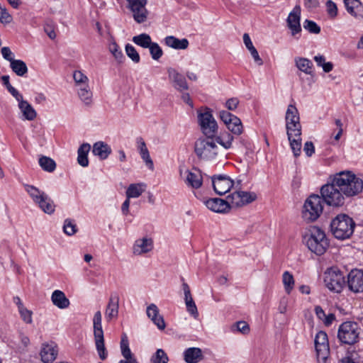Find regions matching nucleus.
Here are the masks:
<instances>
[{"label": "nucleus", "mask_w": 363, "mask_h": 363, "mask_svg": "<svg viewBox=\"0 0 363 363\" xmlns=\"http://www.w3.org/2000/svg\"><path fill=\"white\" fill-rule=\"evenodd\" d=\"M17 101L18 104L23 102L24 100L23 95L14 87L8 91Z\"/></svg>", "instance_id": "63"}, {"label": "nucleus", "mask_w": 363, "mask_h": 363, "mask_svg": "<svg viewBox=\"0 0 363 363\" xmlns=\"http://www.w3.org/2000/svg\"><path fill=\"white\" fill-rule=\"evenodd\" d=\"M92 153L101 160H106L111 153V148L104 142L99 141L94 144Z\"/></svg>", "instance_id": "30"}, {"label": "nucleus", "mask_w": 363, "mask_h": 363, "mask_svg": "<svg viewBox=\"0 0 363 363\" xmlns=\"http://www.w3.org/2000/svg\"><path fill=\"white\" fill-rule=\"evenodd\" d=\"M35 204L47 214L50 215L55 212V205L54 201L46 193Z\"/></svg>", "instance_id": "29"}, {"label": "nucleus", "mask_w": 363, "mask_h": 363, "mask_svg": "<svg viewBox=\"0 0 363 363\" xmlns=\"http://www.w3.org/2000/svg\"><path fill=\"white\" fill-rule=\"evenodd\" d=\"M23 186L25 191L29 195L30 198L32 199L34 203H35L36 201H38L45 193L44 191L40 190L33 185L25 184H23Z\"/></svg>", "instance_id": "38"}, {"label": "nucleus", "mask_w": 363, "mask_h": 363, "mask_svg": "<svg viewBox=\"0 0 363 363\" xmlns=\"http://www.w3.org/2000/svg\"><path fill=\"white\" fill-rule=\"evenodd\" d=\"M296 67L301 72L306 74H312L313 73V62L306 57H297L294 59Z\"/></svg>", "instance_id": "35"}, {"label": "nucleus", "mask_w": 363, "mask_h": 363, "mask_svg": "<svg viewBox=\"0 0 363 363\" xmlns=\"http://www.w3.org/2000/svg\"><path fill=\"white\" fill-rule=\"evenodd\" d=\"M198 113V122L202 133L207 138H214L218 133V124L212 111L208 108L200 109Z\"/></svg>", "instance_id": "4"}, {"label": "nucleus", "mask_w": 363, "mask_h": 363, "mask_svg": "<svg viewBox=\"0 0 363 363\" xmlns=\"http://www.w3.org/2000/svg\"><path fill=\"white\" fill-rule=\"evenodd\" d=\"M322 198L318 195L310 196L303 205V218L308 221H314L323 212Z\"/></svg>", "instance_id": "7"}, {"label": "nucleus", "mask_w": 363, "mask_h": 363, "mask_svg": "<svg viewBox=\"0 0 363 363\" xmlns=\"http://www.w3.org/2000/svg\"><path fill=\"white\" fill-rule=\"evenodd\" d=\"M239 104L238 98H230L225 102V107L229 111H235Z\"/></svg>", "instance_id": "62"}, {"label": "nucleus", "mask_w": 363, "mask_h": 363, "mask_svg": "<svg viewBox=\"0 0 363 363\" xmlns=\"http://www.w3.org/2000/svg\"><path fill=\"white\" fill-rule=\"evenodd\" d=\"M313 60L318 67H321L326 73L330 72L333 69V64L330 62H325V57L322 55H315Z\"/></svg>", "instance_id": "45"}, {"label": "nucleus", "mask_w": 363, "mask_h": 363, "mask_svg": "<svg viewBox=\"0 0 363 363\" xmlns=\"http://www.w3.org/2000/svg\"><path fill=\"white\" fill-rule=\"evenodd\" d=\"M121 350L122 355L125 359V360H128L131 357H134L129 347L128 340L126 335H123V336L121 338Z\"/></svg>", "instance_id": "46"}, {"label": "nucleus", "mask_w": 363, "mask_h": 363, "mask_svg": "<svg viewBox=\"0 0 363 363\" xmlns=\"http://www.w3.org/2000/svg\"><path fill=\"white\" fill-rule=\"evenodd\" d=\"M18 312L21 315L23 320L26 323H31L33 322L32 319V311L27 309L26 307L18 309Z\"/></svg>", "instance_id": "57"}, {"label": "nucleus", "mask_w": 363, "mask_h": 363, "mask_svg": "<svg viewBox=\"0 0 363 363\" xmlns=\"http://www.w3.org/2000/svg\"><path fill=\"white\" fill-rule=\"evenodd\" d=\"M93 325L96 349L100 359L104 360L107 358L108 353L104 345V331L101 323H94Z\"/></svg>", "instance_id": "15"}, {"label": "nucleus", "mask_w": 363, "mask_h": 363, "mask_svg": "<svg viewBox=\"0 0 363 363\" xmlns=\"http://www.w3.org/2000/svg\"><path fill=\"white\" fill-rule=\"evenodd\" d=\"M73 79L76 85L84 83L85 82H89L88 77L80 70H76L74 72Z\"/></svg>", "instance_id": "58"}, {"label": "nucleus", "mask_w": 363, "mask_h": 363, "mask_svg": "<svg viewBox=\"0 0 363 363\" xmlns=\"http://www.w3.org/2000/svg\"><path fill=\"white\" fill-rule=\"evenodd\" d=\"M347 11L357 18H363V5L359 0H344Z\"/></svg>", "instance_id": "26"}, {"label": "nucleus", "mask_w": 363, "mask_h": 363, "mask_svg": "<svg viewBox=\"0 0 363 363\" xmlns=\"http://www.w3.org/2000/svg\"><path fill=\"white\" fill-rule=\"evenodd\" d=\"M1 55L3 57L9 61L10 63L12 60H14L13 53L11 52V49L9 47H3L1 50Z\"/></svg>", "instance_id": "61"}, {"label": "nucleus", "mask_w": 363, "mask_h": 363, "mask_svg": "<svg viewBox=\"0 0 363 363\" xmlns=\"http://www.w3.org/2000/svg\"><path fill=\"white\" fill-rule=\"evenodd\" d=\"M216 142L222 145L225 149H230L232 146L233 136L229 133H225L216 138Z\"/></svg>", "instance_id": "43"}, {"label": "nucleus", "mask_w": 363, "mask_h": 363, "mask_svg": "<svg viewBox=\"0 0 363 363\" xmlns=\"http://www.w3.org/2000/svg\"><path fill=\"white\" fill-rule=\"evenodd\" d=\"M235 116L230 113V112L227 111H220L219 112V117L220 120L227 125L230 121H232L233 118H234Z\"/></svg>", "instance_id": "59"}, {"label": "nucleus", "mask_w": 363, "mask_h": 363, "mask_svg": "<svg viewBox=\"0 0 363 363\" xmlns=\"http://www.w3.org/2000/svg\"><path fill=\"white\" fill-rule=\"evenodd\" d=\"M119 296L116 292H112L110 295L108 304L105 311V318L107 322L116 319L119 310Z\"/></svg>", "instance_id": "19"}, {"label": "nucleus", "mask_w": 363, "mask_h": 363, "mask_svg": "<svg viewBox=\"0 0 363 363\" xmlns=\"http://www.w3.org/2000/svg\"><path fill=\"white\" fill-rule=\"evenodd\" d=\"M282 281L286 292L289 294L294 286V279L293 275L287 271L284 272L282 275Z\"/></svg>", "instance_id": "44"}, {"label": "nucleus", "mask_w": 363, "mask_h": 363, "mask_svg": "<svg viewBox=\"0 0 363 363\" xmlns=\"http://www.w3.org/2000/svg\"><path fill=\"white\" fill-rule=\"evenodd\" d=\"M183 173L186 175L184 182L188 186L197 189L202 186L203 177L199 169H194V171L186 169L184 172L183 170L180 169V176H182Z\"/></svg>", "instance_id": "18"}, {"label": "nucleus", "mask_w": 363, "mask_h": 363, "mask_svg": "<svg viewBox=\"0 0 363 363\" xmlns=\"http://www.w3.org/2000/svg\"><path fill=\"white\" fill-rule=\"evenodd\" d=\"M233 206H242L248 204L257 199V195L254 192L244 191H235L227 197Z\"/></svg>", "instance_id": "13"}, {"label": "nucleus", "mask_w": 363, "mask_h": 363, "mask_svg": "<svg viewBox=\"0 0 363 363\" xmlns=\"http://www.w3.org/2000/svg\"><path fill=\"white\" fill-rule=\"evenodd\" d=\"M108 49L116 60H118L119 62L123 61L124 59V55L116 42H111L109 44Z\"/></svg>", "instance_id": "51"}, {"label": "nucleus", "mask_w": 363, "mask_h": 363, "mask_svg": "<svg viewBox=\"0 0 363 363\" xmlns=\"http://www.w3.org/2000/svg\"><path fill=\"white\" fill-rule=\"evenodd\" d=\"M315 347L317 353V358L320 363H327L330 352L328 335L324 331H319L315 337Z\"/></svg>", "instance_id": "11"}, {"label": "nucleus", "mask_w": 363, "mask_h": 363, "mask_svg": "<svg viewBox=\"0 0 363 363\" xmlns=\"http://www.w3.org/2000/svg\"><path fill=\"white\" fill-rule=\"evenodd\" d=\"M303 240L308 250L317 255H323L329 247V241L325 232L317 226L306 230Z\"/></svg>", "instance_id": "1"}, {"label": "nucleus", "mask_w": 363, "mask_h": 363, "mask_svg": "<svg viewBox=\"0 0 363 363\" xmlns=\"http://www.w3.org/2000/svg\"><path fill=\"white\" fill-rule=\"evenodd\" d=\"M18 107L22 114L21 119L33 121L37 116V112L33 107L26 101L18 104Z\"/></svg>", "instance_id": "32"}, {"label": "nucleus", "mask_w": 363, "mask_h": 363, "mask_svg": "<svg viewBox=\"0 0 363 363\" xmlns=\"http://www.w3.org/2000/svg\"><path fill=\"white\" fill-rule=\"evenodd\" d=\"M213 138L201 139L195 143V153L201 160H212L218 153V147Z\"/></svg>", "instance_id": "5"}, {"label": "nucleus", "mask_w": 363, "mask_h": 363, "mask_svg": "<svg viewBox=\"0 0 363 363\" xmlns=\"http://www.w3.org/2000/svg\"><path fill=\"white\" fill-rule=\"evenodd\" d=\"M125 52L128 57H130L135 63H138L140 60L139 53L135 48L130 44L125 45Z\"/></svg>", "instance_id": "53"}, {"label": "nucleus", "mask_w": 363, "mask_h": 363, "mask_svg": "<svg viewBox=\"0 0 363 363\" xmlns=\"http://www.w3.org/2000/svg\"><path fill=\"white\" fill-rule=\"evenodd\" d=\"M303 28L311 33L318 34L320 32V28L318 24L311 20H305Z\"/></svg>", "instance_id": "54"}, {"label": "nucleus", "mask_w": 363, "mask_h": 363, "mask_svg": "<svg viewBox=\"0 0 363 363\" xmlns=\"http://www.w3.org/2000/svg\"><path fill=\"white\" fill-rule=\"evenodd\" d=\"M347 286L354 293L363 291V270L353 269L347 275Z\"/></svg>", "instance_id": "17"}, {"label": "nucleus", "mask_w": 363, "mask_h": 363, "mask_svg": "<svg viewBox=\"0 0 363 363\" xmlns=\"http://www.w3.org/2000/svg\"><path fill=\"white\" fill-rule=\"evenodd\" d=\"M359 328L355 322H345L342 323L338 329L337 337L344 344L352 345L359 338Z\"/></svg>", "instance_id": "8"}, {"label": "nucleus", "mask_w": 363, "mask_h": 363, "mask_svg": "<svg viewBox=\"0 0 363 363\" xmlns=\"http://www.w3.org/2000/svg\"><path fill=\"white\" fill-rule=\"evenodd\" d=\"M212 184L215 192L219 195L228 192L234 185L233 181L225 175L213 176Z\"/></svg>", "instance_id": "16"}, {"label": "nucleus", "mask_w": 363, "mask_h": 363, "mask_svg": "<svg viewBox=\"0 0 363 363\" xmlns=\"http://www.w3.org/2000/svg\"><path fill=\"white\" fill-rule=\"evenodd\" d=\"M228 129L234 135H240L243 132V126L241 120L236 116L232 121L227 124Z\"/></svg>", "instance_id": "42"}, {"label": "nucleus", "mask_w": 363, "mask_h": 363, "mask_svg": "<svg viewBox=\"0 0 363 363\" xmlns=\"http://www.w3.org/2000/svg\"><path fill=\"white\" fill-rule=\"evenodd\" d=\"M51 301L53 305L60 309H65L68 308L70 304L65 293L60 290H55L52 292Z\"/></svg>", "instance_id": "31"}, {"label": "nucleus", "mask_w": 363, "mask_h": 363, "mask_svg": "<svg viewBox=\"0 0 363 363\" xmlns=\"http://www.w3.org/2000/svg\"><path fill=\"white\" fill-rule=\"evenodd\" d=\"M320 194L322 201L329 206H340L344 204L345 194L332 181L321 187Z\"/></svg>", "instance_id": "6"}, {"label": "nucleus", "mask_w": 363, "mask_h": 363, "mask_svg": "<svg viewBox=\"0 0 363 363\" xmlns=\"http://www.w3.org/2000/svg\"><path fill=\"white\" fill-rule=\"evenodd\" d=\"M326 8L327 12L329 16L332 18H334L337 15V7L336 4H335L331 0H328L326 1Z\"/></svg>", "instance_id": "56"}, {"label": "nucleus", "mask_w": 363, "mask_h": 363, "mask_svg": "<svg viewBox=\"0 0 363 363\" xmlns=\"http://www.w3.org/2000/svg\"><path fill=\"white\" fill-rule=\"evenodd\" d=\"M78 96L81 101L86 106L90 105L92 103V91L90 88L88 89H81L80 91H78Z\"/></svg>", "instance_id": "49"}, {"label": "nucleus", "mask_w": 363, "mask_h": 363, "mask_svg": "<svg viewBox=\"0 0 363 363\" xmlns=\"http://www.w3.org/2000/svg\"><path fill=\"white\" fill-rule=\"evenodd\" d=\"M324 283L330 291L340 293L345 284V276L337 267H331L325 272Z\"/></svg>", "instance_id": "9"}, {"label": "nucleus", "mask_w": 363, "mask_h": 363, "mask_svg": "<svg viewBox=\"0 0 363 363\" xmlns=\"http://www.w3.org/2000/svg\"><path fill=\"white\" fill-rule=\"evenodd\" d=\"M147 315L155 324L160 330L165 328V323L162 315L159 314V308L155 303H151L147 307Z\"/></svg>", "instance_id": "25"}, {"label": "nucleus", "mask_w": 363, "mask_h": 363, "mask_svg": "<svg viewBox=\"0 0 363 363\" xmlns=\"http://www.w3.org/2000/svg\"><path fill=\"white\" fill-rule=\"evenodd\" d=\"M182 289L184 294V301L186 310L192 316L196 318L199 316V312L196 303L192 298L189 285L184 282L182 284Z\"/></svg>", "instance_id": "24"}, {"label": "nucleus", "mask_w": 363, "mask_h": 363, "mask_svg": "<svg viewBox=\"0 0 363 363\" xmlns=\"http://www.w3.org/2000/svg\"><path fill=\"white\" fill-rule=\"evenodd\" d=\"M285 120L288 138H290L292 133L296 136L301 135L299 113L294 105H289L286 112Z\"/></svg>", "instance_id": "10"}, {"label": "nucleus", "mask_w": 363, "mask_h": 363, "mask_svg": "<svg viewBox=\"0 0 363 363\" xmlns=\"http://www.w3.org/2000/svg\"><path fill=\"white\" fill-rule=\"evenodd\" d=\"M166 45L176 50H185L189 46V41L186 38L179 39L173 35L164 38Z\"/></svg>", "instance_id": "33"}, {"label": "nucleus", "mask_w": 363, "mask_h": 363, "mask_svg": "<svg viewBox=\"0 0 363 363\" xmlns=\"http://www.w3.org/2000/svg\"><path fill=\"white\" fill-rule=\"evenodd\" d=\"M77 230V225L74 221L67 218L64 222L63 231L67 235H72L76 233Z\"/></svg>", "instance_id": "50"}, {"label": "nucleus", "mask_w": 363, "mask_h": 363, "mask_svg": "<svg viewBox=\"0 0 363 363\" xmlns=\"http://www.w3.org/2000/svg\"><path fill=\"white\" fill-rule=\"evenodd\" d=\"M183 354L186 363H198L203 358L202 350L199 347H189L184 350Z\"/></svg>", "instance_id": "28"}, {"label": "nucleus", "mask_w": 363, "mask_h": 363, "mask_svg": "<svg viewBox=\"0 0 363 363\" xmlns=\"http://www.w3.org/2000/svg\"><path fill=\"white\" fill-rule=\"evenodd\" d=\"M359 356L354 350L348 351L345 357L342 358L339 363H359Z\"/></svg>", "instance_id": "52"}, {"label": "nucleus", "mask_w": 363, "mask_h": 363, "mask_svg": "<svg viewBox=\"0 0 363 363\" xmlns=\"http://www.w3.org/2000/svg\"><path fill=\"white\" fill-rule=\"evenodd\" d=\"M136 143L137 148L141 156V158L145 162L149 169H153V162L150 156L149 150L146 147L145 142L141 137H139L136 139Z\"/></svg>", "instance_id": "27"}, {"label": "nucleus", "mask_w": 363, "mask_h": 363, "mask_svg": "<svg viewBox=\"0 0 363 363\" xmlns=\"http://www.w3.org/2000/svg\"><path fill=\"white\" fill-rule=\"evenodd\" d=\"M58 350L54 342L43 343L40 350L41 359L44 363H52L57 357Z\"/></svg>", "instance_id": "21"}, {"label": "nucleus", "mask_w": 363, "mask_h": 363, "mask_svg": "<svg viewBox=\"0 0 363 363\" xmlns=\"http://www.w3.org/2000/svg\"><path fill=\"white\" fill-rule=\"evenodd\" d=\"M301 8L299 6H296L294 9L289 13L286 24L289 29L291 30V35L298 39L301 32Z\"/></svg>", "instance_id": "14"}, {"label": "nucleus", "mask_w": 363, "mask_h": 363, "mask_svg": "<svg viewBox=\"0 0 363 363\" xmlns=\"http://www.w3.org/2000/svg\"><path fill=\"white\" fill-rule=\"evenodd\" d=\"M332 182L347 196H352L361 192V179L351 172H341L336 174Z\"/></svg>", "instance_id": "2"}, {"label": "nucleus", "mask_w": 363, "mask_h": 363, "mask_svg": "<svg viewBox=\"0 0 363 363\" xmlns=\"http://www.w3.org/2000/svg\"><path fill=\"white\" fill-rule=\"evenodd\" d=\"M301 135L296 136L293 133L288 138L290 143V147L292 150L294 155L296 157L300 155L301 152Z\"/></svg>", "instance_id": "40"}, {"label": "nucleus", "mask_w": 363, "mask_h": 363, "mask_svg": "<svg viewBox=\"0 0 363 363\" xmlns=\"http://www.w3.org/2000/svg\"><path fill=\"white\" fill-rule=\"evenodd\" d=\"M233 332L238 331L242 334H247L250 332V326L245 321H238L232 326Z\"/></svg>", "instance_id": "55"}, {"label": "nucleus", "mask_w": 363, "mask_h": 363, "mask_svg": "<svg viewBox=\"0 0 363 363\" xmlns=\"http://www.w3.org/2000/svg\"><path fill=\"white\" fill-rule=\"evenodd\" d=\"M230 201L222 199L214 198L206 201V207L216 213H225L230 209Z\"/></svg>", "instance_id": "23"}, {"label": "nucleus", "mask_w": 363, "mask_h": 363, "mask_svg": "<svg viewBox=\"0 0 363 363\" xmlns=\"http://www.w3.org/2000/svg\"><path fill=\"white\" fill-rule=\"evenodd\" d=\"M169 358L162 349H157L150 358V363H168Z\"/></svg>", "instance_id": "47"}, {"label": "nucleus", "mask_w": 363, "mask_h": 363, "mask_svg": "<svg viewBox=\"0 0 363 363\" xmlns=\"http://www.w3.org/2000/svg\"><path fill=\"white\" fill-rule=\"evenodd\" d=\"M44 30L50 39L56 38L55 28L52 23H47L44 26Z\"/></svg>", "instance_id": "60"}, {"label": "nucleus", "mask_w": 363, "mask_h": 363, "mask_svg": "<svg viewBox=\"0 0 363 363\" xmlns=\"http://www.w3.org/2000/svg\"><path fill=\"white\" fill-rule=\"evenodd\" d=\"M132 40L143 48H148L152 42L150 35L145 33L134 36Z\"/></svg>", "instance_id": "39"}, {"label": "nucleus", "mask_w": 363, "mask_h": 363, "mask_svg": "<svg viewBox=\"0 0 363 363\" xmlns=\"http://www.w3.org/2000/svg\"><path fill=\"white\" fill-rule=\"evenodd\" d=\"M91 150L89 143H83L77 150V162L79 165L86 167L89 165L88 153Z\"/></svg>", "instance_id": "34"}, {"label": "nucleus", "mask_w": 363, "mask_h": 363, "mask_svg": "<svg viewBox=\"0 0 363 363\" xmlns=\"http://www.w3.org/2000/svg\"><path fill=\"white\" fill-rule=\"evenodd\" d=\"M128 8L132 12L133 18L138 23L145 22L148 17V11L146 9L147 0H126Z\"/></svg>", "instance_id": "12"}, {"label": "nucleus", "mask_w": 363, "mask_h": 363, "mask_svg": "<svg viewBox=\"0 0 363 363\" xmlns=\"http://www.w3.org/2000/svg\"><path fill=\"white\" fill-rule=\"evenodd\" d=\"M303 151L307 156L311 157L315 152L313 143L311 141H307L304 144Z\"/></svg>", "instance_id": "64"}, {"label": "nucleus", "mask_w": 363, "mask_h": 363, "mask_svg": "<svg viewBox=\"0 0 363 363\" xmlns=\"http://www.w3.org/2000/svg\"><path fill=\"white\" fill-rule=\"evenodd\" d=\"M39 165L45 172H52L56 168L55 162L47 156H41L38 160Z\"/></svg>", "instance_id": "41"}, {"label": "nucleus", "mask_w": 363, "mask_h": 363, "mask_svg": "<svg viewBox=\"0 0 363 363\" xmlns=\"http://www.w3.org/2000/svg\"><path fill=\"white\" fill-rule=\"evenodd\" d=\"M12 71L19 77H23L28 73V67L21 60H14L10 63Z\"/></svg>", "instance_id": "36"}, {"label": "nucleus", "mask_w": 363, "mask_h": 363, "mask_svg": "<svg viewBox=\"0 0 363 363\" xmlns=\"http://www.w3.org/2000/svg\"><path fill=\"white\" fill-rule=\"evenodd\" d=\"M154 242L151 238L144 237L137 239L133 245V253L135 255H142L152 250Z\"/></svg>", "instance_id": "20"}, {"label": "nucleus", "mask_w": 363, "mask_h": 363, "mask_svg": "<svg viewBox=\"0 0 363 363\" xmlns=\"http://www.w3.org/2000/svg\"><path fill=\"white\" fill-rule=\"evenodd\" d=\"M148 49L150 50V55L154 60L157 61L162 57L163 51L158 43L152 42L150 47H148Z\"/></svg>", "instance_id": "48"}, {"label": "nucleus", "mask_w": 363, "mask_h": 363, "mask_svg": "<svg viewBox=\"0 0 363 363\" xmlns=\"http://www.w3.org/2000/svg\"><path fill=\"white\" fill-rule=\"evenodd\" d=\"M354 227V221L346 214L337 215L330 223L331 233L339 240L349 238L352 235Z\"/></svg>", "instance_id": "3"}, {"label": "nucleus", "mask_w": 363, "mask_h": 363, "mask_svg": "<svg viewBox=\"0 0 363 363\" xmlns=\"http://www.w3.org/2000/svg\"><path fill=\"white\" fill-rule=\"evenodd\" d=\"M167 73L169 78L173 82L174 87L175 89L179 91L188 89L189 87L186 79L182 74L171 67L167 69Z\"/></svg>", "instance_id": "22"}, {"label": "nucleus", "mask_w": 363, "mask_h": 363, "mask_svg": "<svg viewBox=\"0 0 363 363\" xmlns=\"http://www.w3.org/2000/svg\"><path fill=\"white\" fill-rule=\"evenodd\" d=\"M145 190V185L143 183L131 184L126 190V197L138 198Z\"/></svg>", "instance_id": "37"}]
</instances>
